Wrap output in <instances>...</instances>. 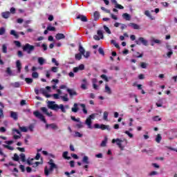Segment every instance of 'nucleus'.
I'll list each match as a JSON object with an SVG mask.
<instances>
[{
	"mask_svg": "<svg viewBox=\"0 0 177 177\" xmlns=\"http://www.w3.org/2000/svg\"><path fill=\"white\" fill-rule=\"evenodd\" d=\"M24 52H27L28 55L31 54V52H34L35 46L30 45V44H26L22 48Z\"/></svg>",
	"mask_w": 177,
	"mask_h": 177,
	"instance_id": "nucleus-1",
	"label": "nucleus"
},
{
	"mask_svg": "<svg viewBox=\"0 0 177 177\" xmlns=\"http://www.w3.org/2000/svg\"><path fill=\"white\" fill-rule=\"evenodd\" d=\"M93 118H95V113L90 115L85 121V124L86 126H88L89 129H92L93 128L92 127V120H93Z\"/></svg>",
	"mask_w": 177,
	"mask_h": 177,
	"instance_id": "nucleus-2",
	"label": "nucleus"
},
{
	"mask_svg": "<svg viewBox=\"0 0 177 177\" xmlns=\"http://www.w3.org/2000/svg\"><path fill=\"white\" fill-rule=\"evenodd\" d=\"M55 103L56 102L55 101H49L48 103V109H50V110H54L55 111H57V110H59V105Z\"/></svg>",
	"mask_w": 177,
	"mask_h": 177,
	"instance_id": "nucleus-3",
	"label": "nucleus"
},
{
	"mask_svg": "<svg viewBox=\"0 0 177 177\" xmlns=\"http://www.w3.org/2000/svg\"><path fill=\"white\" fill-rule=\"evenodd\" d=\"M33 114L35 116L37 117V118H39V120H41V121H43L44 124H46V119H45V116L39 113V111H35L33 112Z\"/></svg>",
	"mask_w": 177,
	"mask_h": 177,
	"instance_id": "nucleus-4",
	"label": "nucleus"
},
{
	"mask_svg": "<svg viewBox=\"0 0 177 177\" xmlns=\"http://www.w3.org/2000/svg\"><path fill=\"white\" fill-rule=\"evenodd\" d=\"M136 44L137 45H144L145 46H147V40L145 39L143 37H140L138 39L136 40Z\"/></svg>",
	"mask_w": 177,
	"mask_h": 177,
	"instance_id": "nucleus-5",
	"label": "nucleus"
},
{
	"mask_svg": "<svg viewBox=\"0 0 177 177\" xmlns=\"http://www.w3.org/2000/svg\"><path fill=\"white\" fill-rule=\"evenodd\" d=\"M112 143H116L120 150H124V147H122V144H121L122 141L120 138L113 139Z\"/></svg>",
	"mask_w": 177,
	"mask_h": 177,
	"instance_id": "nucleus-6",
	"label": "nucleus"
},
{
	"mask_svg": "<svg viewBox=\"0 0 177 177\" xmlns=\"http://www.w3.org/2000/svg\"><path fill=\"white\" fill-rule=\"evenodd\" d=\"M85 66L84 64H80L77 67L73 68V73H78L79 71H82V70H84Z\"/></svg>",
	"mask_w": 177,
	"mask_h": 177,
	"instance_id": "nucleus-7",
	"label": "nucleus"
},
{
	"mask_svg": "<svg viewBox=\"0 0 177 177\" xmlns=\"http://www.w3.org/2000/svg\"><path fill=\"white\" fill-rule=\"evenodd\" d=\"M54 169H55L53 167H50L48 169V166H46L44 167V174L46 175V176H49V174H50V172H53Z\"/></svg>",
	"mask_w": 177,
	"mask_h": 177,
	"instance_id": "nucleus-8",
	"label": "nucleus"
},
{
	"mask_svg": "<svg viewBox=\"0 0 177 177\" xmlns=\"http://www.w3.org/2000/svg\"><path fill=\"white\" fill-rule=\"evenodd\" d=\"M76 19H77L78 20H81V21H83L84 23H86V21H88V18H86V16L84 15H77Z\"/></svg>",
	"mask_w": 177,
	"mask_h": 177,
	"instance_id": "nucleus-9",
	"label": "nucleus"
},
{
	"mask_svg": "<svg viewBox=\"0 0 177 177\" xmlns=\"http://www.w3.org/2000/svg\"><path fill=\"white\" fill-rule=\"evenodd\" d=\"M48 127H50V128H51V129H54L55 131L59 129V126H57V124H56L55 123L46 124V128L48 129Z\"/></svg>",
	"mask_w": 177,
	"mask_h": 177,
	"instance_id": "nucleus-10",
	"label": "nucleus"
},
{
	"mask_svg": "<svg viewBox=\"0 0 177 177\" xmlns=\"http://www.w3.org/2000/svg\"><path fill=\"white\" fill-rule=\"evenodd\" d=\"M66 91L71 97H73V96H77V95H78V93H77V91H75V90L67 88Z\"/></svg>",
	"mask_w": 177,
	"mask_h": 177,
	"instance_id": "nucleus-11",
	"label": "nucleus"
},
{
	"mask_svg": "<svg viewBox=\"0 0 177 177\" xmlns=\"http://www.w3.org/2000/svg\"><path fill=\"white\" fill-rule=\"evenodd\" d=\"M41 110L43 113H45V114H46V115H48V117H53V113H52V112L48 113V109H46V107H41Z\"/></svg>",
	"mask_w": 177,
	"mask_h": 177,
	"instance_id": "nucleus-12",
	"label": "nucleus"
},
{
	"mask_svg": "<svg viewBox=\"0 0 177 177\" xmlns=\"http://www.w3.org/2000/svg\"><path fill=\"white\" fill-rule=\"evenodd\" d=\"M100 129L102 131H111V129L110 128L109 125H105L104 124H100Z\"/></svg>",
	"mask_w": 177,
	"mask_h": 177,
	"instance_id": "nucleus-13",
	"label": "nucleus"
},
{
	"mask_svg": "<svg viewBox=\"0 0 177 177\" xmlns=\"http://www.w3.org/2000/svg\"><path fill=\"white\" fill-rule=\"evenodd\" d=\"M129 27H132L133 28V30H140V26H139V25L134 24V23H129L128 24Z\"/></svg>",
	"mask_w": 177,
	"mask_h": 177,
	"instance_id": "nucleus-14",
	"label": "nucleus"
},
{
	"mask_svg": "<svg viewBox=\"0 0 177 177\" xmlns=\"http://www.w3.org/2000/svg\"><path fill=\"white\" fill-rule=\"evenodd\" d=\"M55 38L56 39H57V41H59V39H64L66 38V36L63 33H57L55 35Z\"/></svg>",
	"mask_w": 177,
	"mask_h": 177,
	"instance_id": "nucleus-15",
	"label": "nucleus"
},
{
	"mask_svg": "<svg viewBox=\"0 0 177 177\" xmlns=\"http://www.w3.org/2000/svg\"><path fill=\"white\" fill-rule=\"evenodd\" d=\"M48 164L50 166V168H54L55 169H57V165L53 162V159H50Z\"/></svg>",
	"mask_w": 177,
	"mask_h": 177,
	"instance_id": "nucleus-16",
	"label": "nucleus"
},
{
	"mask_svg": "<svg viewBox=\"0 0 177 177\" xmlns=\"http://www.w3.org/2000/svg\"><path fill=\"white\" fill-rule=\"evenodd\" d=\"M16 66L18 73H21V62H20V60L16 62Z\"/></svg>",
	"mask_w": 177,
	"mask_h": 177,
	"instance_id": "nucleus-17",
	"label": "nucleus"
},
{
	"mask_svg": "<svg viewBox=\"0 0 177 177\" xmlns=\"http://www.w3.org/2000/svg\"><path fill=\"white\" fill-rule=\"evenodd\" d=\"M73 113H78V110H80V109L78 108V104L75 103L73 104V107L71 109Z\"/></svg>",
	"mask_w": 177,
	"mask_h": 177,
	"instance_id": "nucleus-18",
	"label": "nucleus"
},
{
	"mask_svg": "<svg viewBox=\"0 0 177 177\" xmlns=\"http://www.w3.org/2000/svg\"><path fill=\"white\" fill-rule=\"evenodd\" d=\"M80 106L82 107L84 114H88V110L85 104H80Z\"/></svg>",
	"mask_w": 177,
	"mask_h": 177,
	"instance_id": "nucleus-19",
	"label": "nucleus"
},
{
	"mask_svg": "<svg viewBox=\"0 0 177 177\" xmlns=\"http://www.w3.org/2000/svg\"><path fill=\"white\" fill-rule=\"evenodd\" d=\"M10 117H11V118H13V120H15V121L17 120L19 118L17 117V113L13 112V111L10 112Z\"/></svg>",
	"mask_w": 177,
	"mask_h": 177,
	"instance_id": "nucleus-20",
	"label": "nucleus"
},
{
	"mask_svg": "<svg viewBox=\"0 0 177 177\" xmlns=\"http://www.w3.org/2000/svg\"><path fill=\"white\" fill-rule=\"evenodd\" d=\"M10 35L15 36V38L17 39H19V34H17V32L15 30H11L10 32Z\"/></svg>",
	"mask_w": 177,
	"mask_h": 177,
	"instance_id": "nucleus-21",
	"label": "nucleus"
},
{
	"mask_svg": "<svg viewBox=\"0 0 177 177\" xmlns=\"http://www.w3.org/2000/svg\"><path fill=\"white\" fill-rule=\"evenodd\" d=\"M67 156H68V151H66L63 153L62 157L65 158V160H71V157Z\"/></svg>",
	"mask_w": 177,
	"mask_h": 177,
	"instance_id": "nucleus-22",
	"label": "nucleus"
},
{
	"mask_svg": "<svg viewBox=\"0 0 177 177\" xmlns=\"http://www.w3.org/2000/svg\"><path fill=\"white\" fill-rule=\"evenodd\" d=\"M2 17L3 19H9V16H10V12H2Z\"/></svg>",
	"mask_w": 177,
	"mask_h": 177,
	"instance_id": "nucleus-23",
	"label": "nucleus"
},
{
	"mask_svg": "<svg viewBox=\"0 0 177 177\" xmlns=\"http://www.w3.org/2000/svg\"><path fill=\"white\" fill-rule=\"evenodd\" d=\"M98 19H100V14L99 13V12L95 11L94 12V20H95V21H97Z\"/></svg>",
	"mask_w": 177,
	"mask_h": 177,
	"instance_id": "nucleus-24",
	"label": "nucleus"
},
{
	"mask_svg": "<svg viewBox=\"0 0 177 177\" xmlns=\"http://www.w3.org/2000/svg\"><path fill=\"white\" fill-rule=\"evenodd\" d=\"M105 92L108 93V95H111V88H109V85L105 84Z\"/></svg>",
	"mask_w": 177,
	"mask_h": 177,
	"instance_id": "nucleus-25",
	"label": "nucleus"
},
{
	"mask_svg": "<svg viewBox=\"0 0 177 177\" xmlns=\"http://www.w3.org/2000/svg\"><path fill=\"white\" fill-rule=\"evenodd\" d=\"M145 16H147V17H149V19H150L151 20H153V17L151 16V14H150V11H149V10H145Z\"/></svg>",
	"mask_w": 177,
	"mask_h": 177,
	"instance_id": "nucleus-26",
	"label": "nucleus"
},
{
	"mask_svg": "<svg viewBox=\"0 0 177 177\" xmlns=\"http://www.w3.org/2000/svg\"><path fill=\"white\" fill-rule=\"evenodd\" d=\"M82 161L84 164H89V158H88L86 156H84Z\"/></svg>",
	"mask_w": 177,
	"mask_h": 177,
	"instance_id": "nucleus-27",
	"label": "nucleus"
},
{
	"mask_svg": "<svg viewBox=\"0 0 177 177\" xmlns=\"http://www.w3.org/2000/svg\"><path fill=\"white\" fill-rule=\"evenodd\" d=\"M37 62H38L39 64H40V66H42L45 63V59H44L43 57H39L37 59Z\"/></svg>",
	"mask_w": 177,
	"mask_h": 177,
	"instance_id": "nucleus-28",
	"label": "nucleus"
},
{
	"mask_svg": "<svg viewBox=\"0 0 177 177\" xmlns=\"http://www.w3.org/2000/svg\"><path fill=\"white\" fill-rule=\"evenodd\" d=\"M79 52L81 55H84L85 53V49L81 44L79 46Z\"/></svg>",
	"mask_w": 177,
	"mask_h": 177,
	"instance_id": "nucleus-29",
	"label": "nucleus"
},
{
	"mask_svg": "<svg viewBox=\"0 0 177 177\" xmlns=\"http://www.w3.org/2000/svg\"><path fill=\"white\" fill-rule=\"evenodd\" d=\"M122 17L125 19V20L129 21L131 20V15L128 13H124Z\"/></svg>",
	"mask_w": 177,
	"mask_h": 177,
	"instance_id": "nucleus-30",
	"label": "nucleus"
},
{
	"mask_svg": "<svg viewBox=\"0 0 177 177\" xmlns=\"http://www.w3.org/2000/svg\"><path fill=\"white\" fill-rule=\"evenodd\" d=\"M162 139V137H161V134H158L156 138V143H160Z\"/></svg>",
	"mask_w": 177,
	"mask_h": 177,
	"instance_id": "nucleus-31",
	"label": "nucleus"
},
{
	"mask_svg": "<svg viewBox=\"0 0 177 177\" xmlns=\"http://www.w3.org/2000/svg\"><path fill=\"white\" fill-rule=\"evenodd\" d=\"M103 120H104V121H108V120H109V112H107V111L104 112Z\"/></svg>",
	"mask_w": 177,
	"mask_h": 177,
	"instance_id": "nucleus-32",
	"label": "nucleus"
},
{
	"mask_svg": "<svg viewBox=\"0 0 177 177\" xmlns=\"http://www.w3.org/2000/svg\"><path fill=\"white\" fill-rule=\"evenodd\" d=\"M2 52L3 53H8V46H6V44H3Z\"/></svg>",
	"mask_w": 177,
	"mask_h": 177,
	"instance_id": "nucleus-33",
	"label": "nucleus"
},
{
	"mask_svg": "<svg viewBox=\"0 0 177 177\" xmlns=\"http://www.w3.org/2000/svg\"><path fill=\"white\" fill-rule=\"evenodd\" d=\"M75 57L76 60H81V59H82V54H81L80 53H77V54H75Z\"/></svg>",
	"mask_w": 177,
	"mask_h": 177,
	"instance_id": "nucleus-34",
	"label": "nucleus"
},
{
	"mask_svg": "<svg viewBox=\"0 0 177 177\" xmlns=\"http://www.w3.org/2000/svg\"><path fill=\"white\" fill-rule=\"evenodd\" d=\"M61 98L64 102H68V94H65V95L61 96Z\"/></svg>",
	"mask_w": 177,
	"mask_h": 177,
	"instance_id": "nucleus-35",
	"label": "nucleus"
},
{
	"mask_svg": "<svg viewBox=\"0 0 177 177\" xmlns=\"http://www.w3.org/2000/svg\"><path fill=\"white\" fill-rule=\"evenodd\" d=\"M76 128L78 129H81V128H84V124L81 122V120H80L79 124H76Z\"/></svg>",
	"mask_w": 177,
	"mask_h": 177,
	"instance_id": "nucleus-36",
	"label": "nucleus"
},
{
	"mask_svg": "<svg viewBox=\"0 0 177 177\" xmlns=\"http://www.w3.org/2000/svg\"><path fill=\"white\" fill-rule=\"evenodd\" d=\"M11 85L14 88H20V83L19 82H16L15 83H12Z\"/></svg>",
	"mask_w": 177,
	"mask_h": 177,
	"instance_id": "nucleus-37",
	"label": "nucleus"
},
{
	"mask_svg": "<svg viewBox=\"0 0 177 177\" xmlns=\"http://www.w3.org/2000/svg\"><path fill=\"white\" fill-rule=\"evenodd\" d=\"M19 129L21 132H28V129L26 127H20L19 126Z\"/></svg>",
	"mask_w": 177,
	"mask_h": 177,
	"instance_id": "nucleus-38",
	"label": "nucleus"
},
{
	"mask_svg": "<svg viewBox=\"0 0 177 177\" xmlns=\"http://www.w3.org/2000/svg\"><path fill=\"white\" fill-rule=\"evenodd\" d=\"M104 30L107 32V34H111V30H110V28H109L106 25L104 26Z\"/></svg>",
	"mask_w": 177,
	"mask_h": 177,
	"instance_id": "nucleus-39",
	"label": "nucleus"
},
{
	"mask_svg": "<svg viewBox=\"0 0 177 177\" xmlns=\"http://www.w3.org/2000/svg\"><path fill=\"white\" fill-rule=\"evenodd\" d=\"M98 53H100V55H102V56H104V50H103L102 47H100L98 48Z\"/></svg>",
	"mask_w": 177,
	"mask_h": 177,
	"instance_id": "nucleus-40",
	"label": "nucleus"
},
{
	"mask_svg": "<svg viewBox=\"0 0 177 177\" xmlns=\"http://www.w3.org/2000/svg\"><path fill=\"white\" fill-rule=\"evenodd\" d=\"M19 156H20V158H21V161H22L23 162H25V161H26V154H24V153H21V154L19 155Z\"/></svg>",
	"mask_w": 177,
	"mask_h": 177,
	"instance_id": "nucleus-41",
	"label": "nucleus"
},
{
	"mask_svg": "<svg viewBox=\"0 0 177 177\" xmlns=\"http://www.w3.org/2000/svg\"><path fill=\"white\" fill-rule=\"evenodd\" d=\"M26 84H32V79L30 77L25 78Z\"/></svg>",
	"mask_w": 177,
	"mask_h": 177,
	"instance_id": "nucleus-42",
	"label": "nucleus"
},
{
	"mask_svg": "<svg viewBox=\"0 0 177 177\" xmlns=\"http://www.w3.org/2000/svg\"><path fill=\"white\" fill-rule=\"evenodd\" d=\"M5 32H6V29L3 27L0 28V35H3Z\"/></svg>",
	"mask_w": 177,
	"mask_h": 177,
	"instance_id": "nucleus-43",
	"label": "nucleus"
},
{
	"mask_svg": "<svg viewBox=\"0 0 177 177\" xmlns=\"http://www.w3.org/2000/svg\"><path fill=\"white\" fill-rule=\"evenodd\" d=\"M97 34L101 39H103V32L102 30H97Z\"/></svg>",
	"mask_w": 177,
	"mask_h": 177,
	"instance_id": "nucleus-44",
	"label": "nucleus"
},
{
	"mask_svg": "<svg viewBox=\"0 0 177 177\" xmlns=\"http://www.w3.org/2000/svg\"><path fill=\"white\" fill-rule=\"evenodd\" d=\"M59 109H60L61 111H62V113H66V109L64 108V105L63 104H59Z\"/></svg>",
	"mask_w": 177,
	"mask_h": 177,
	"instance_id": "nucleus-45",
	"label": "nucleus"
},
{
	"mask_svg": "<svg viewBox=\"0 0 177 177\" xmlns=\"http://www.w3.org/2000/svg\"><path fill=\"white\" fill-rule=\"evenodd\" d=\"M71 119L72 121H75V122H80V118H75V116H71Z\"/></svg>",
	"mask_w": 177,
	"mask_h": 177,
	"instance_id": "nucleus-46",
	"label": "nucleus"
},
{
	"mask_svg": "<svg viewBox=\"0 0 177 177\" xmlns=\"http://www.w3.org/2000/svg\"><path fill=\"white\" fill-rule=\"evenodd\" d=\"M47 30L48 31H56V28L53 27V26H48L47 27Z\"/></svg>",
	"mask_w": 177,
	"mask_h": 177,
	"instance_id": "nucleus-47",
	"label": "nucleus"
},
{
	"mask_svg": "<svg viewBox=\"0 0 177 177\" xmlns=\"http://www.w3.org/2000/svg\"><path fill=\"white\" fill-rule=\"evenodd\" d=\"M75 138H82V134L78 131L75 132Z\"/></svg>",
	"mask_w": 177,
	"mask_h": 177,
	"instance_id": "nucleus-48",
	"label": "nucleus"
},
{
	"mask_svg": "<svg viewBox=\"0 0 177 177\" xmlns=\"http://www.w3.org/2000/svg\"><path fill=\"white\" fill-rule=\"evenodd\" d=\"M3 147H5V149H8V150H12V151L15 150V148H13L10 145H3Z\"/></svg>",
	"mask_w": 177,
	"mask_h": 177,
	"instance_id": "nucleus-49",
	"label": "nucleus"
},
{
	"mask_svg": "<svg viewBox=\"0 0 177 177\" xmlns=\"http://www.w3.org/2000/svg\"><path fill=\"white\" fill-rule=\"evenodd\" d=\"M106 145H107V140H104L101 142L100 146H101V147H106Z\"/></svg>",
	"mask_w": 177,
	"mask_h": 177,
	"instance_id": "nucleus-50",
	"label": "nucleus"
},
{
	"mask_svg": "<svg viewBox=\"0 0 177 177\" xmlns=\"http://www.w3.org/2000/svg\"><path fill=\"white\" fill-rule=\"evenodd\" d=\"M102 80H104V81H106V82H109V78L107 77V76L106 75H101L100 76Z\"/></svg>",
	"mask_w": 177,
	"mask_h": 177,
	"instance_id": "nucleus-51",
	"label": "nucleus"
},
{
	"mask_svg": "<svg viewBox=\"0 0 177 177\" xmlns=\"http://www.w3.org/2000/svg\"><path fill=\"white\" fill-rule=\"evenodd\" d=\"M140 67H141V68H147V64H146L145 62H141Z\"/></svg>",
	"mask_w": 177,
	"mask_h": 177,
	"instance_id": "nucleus-52",
	"label": "nucleus"
},
{
	"mask_svg": "<svg viewBox=\"0 0 177 177\" xmlns=\"http://www.w3.org/2000/svg\"><path fill=\"white\" fill-rule=\"evenodd\" d=\"M39 92H40V93H42V95H44V96H45V95H46V93H47L48 91H46L45 90V88H40V89H39Z\"/></svg>",
	"mask_w": 177,
	"mask_h": 177,
	"instance_id": "nucleus-53",
	"label": "nucleus"
},
{
	"mask_svg": "<svg viewBox=\"0 0 177 177\" xmlns=\"http://www.w3.org/2000/svg\"><path fill=\"white\" fill-rule=\"evenodd\" d=\"M6 73L8 74V75H12V70L10 69V68L8 67L6 68Z\"/></svg>",
	"mask_w": 177,
	"mask_h": 177,
	"instance_id": "nucleus-54",
	"label": "nucleus"
},
{
	"mask_svg": "<svg viewBox=\"0 0 177 177\" xmlns=\"http://www.w3.org/2000/svg\"><path fill=\"white\" fill-rule=\"evenodd\" d=\"M14 44L17 46V48H20L21 46V43L19 41H14Z\"/></svg>",
	"mask_w": 177,
	"mask_h": 177,
	"instance_id": "nucleus-55",
	"label": "nucleus"
},
{
	"mask_svg": "<svg viewBox=\"0 0 177 177\" xmlns=\"http://www.w3.org/2000/svg\"><path fill=\"white\" fill-rule=\"evenodd\" d=\"M5 167H14L15 164L12 162H9L8 163L4 164Z\"/></svg>",
	"mask_w": 177,
	"mask_h": 177,
	"instance_id": "nucleus-56",
	"label": "nucleus"
},
{
	"mask_svg": "<svg viewBox=\"0 0 177 177\" xmlns=\"http://www.w3.org/2000/svg\"><path fill=\"white\" fill-rule=\"evenodd\" d=\"M13 160H14V161H19V155H17V153L14 154Z\"/></svg>",
	"mask_w": 177,
	"mask_h": 177,
	"instance_id": "nucleus-57",
	"label": "nucleus"
},
{
	"mask_svg": "<svg viewBox=\"0 0 177 177\" xmlns=\"http://www.w3.org/2000/svg\"><path fill=\"white\" fill-rule=\"evenodd\" d=\"M84 57H86V59H88L89 56H91V52L87 51L86 53L83 55Z\"/></svg>",
	"mask_w": 177,
	"mask_h": 177,
	"instance_id": "nucleus-58",
	"label": "nucleus"
},
{
	"mask_svg": "<svg viewBox=\"0 0 177 177\" xmlns=\"http://www.w3.org/2000/svg\"><path fill=\"white\" fill-rule=\"evenodd\" d=\"M153 121H161V118L160 116L156 115L153 118Z\"/></svg>",
	"mask_w": 177,
	"mask_h": 177,
	"instance_id": "nucleus-59",
	"label": "nucleus"
},
{
	"mask_svg": "<svg viewBox=\"0 0 177 177\" xmlns=\"http://www.w3.org/2000/svg\"><path fill=\"white\" fill-rule=\"evenodd\" d=\"M32 78H38L39 75H38V73L37 72H33L32 73Z\"/></svg>",
	"mask_w": 177,
	"mask_h": 177,
	"instance_id": "nucleus-60",
	"label": "nucleus"
},
{
	"mask_svg": "<svg viewBox=\"0 0 177 177\" xmlns=\"http://www.w3.org/2000/svg\"><path fill=\"white\" fill-rule=\"evenodd\" d=\"M115 8L117 9H124V6H121V4H118V3L115 4Z\"/></svg>",
	"mask_w": 177,
	"mask_h": 177,
	"instance_id": "nucleus-61",
	"label": "nucleus"
},
{
	"mask_svg": "<svg viewBox=\"0 0 177 177\" xmlns=\"http://www.w3.org/2000/svg\"><path fill=\"white\" fill-rule=\"evenodd\" d=\"M39 164H41L40 162H35L33 163V165H32V167H33V168H37V167L39 165Z\"/></svg>",
	"mask_w": 177,
	"mask_h": 177,
	"instance_id": "nucleus-62",
	"label": "nucleus"
},
{
	"mask_svg": "<svg viewBox=\"0 0 177 177\" xmlns=\"http://www.w3.org/2000/svg\"><path fill=\"white\" fill-rule=\"evenodd\" d=\"M124 133H126V135H128L131 138H133V134L131 133L129 131H126L124 132Z\"/></svg>",
	"mask_w": 177,
	"mask_h": 177,
	"instance_id": "nucleus-63",
	"label": "nucleus"
},
{
	"mask_svg": "<svg viewBox=\"0 0 177 177\" xmlns=\"http://www.w3.org/2000/svg\"><path fill=\"white\" fill-rule=\"evenodd\" d=\"M101 10H103V11L105 12L106 13H110V10H107V9H106V8H104V7H101Z\"/></svg>",
	"mask_w": 177,
	"mask_h": 177,
	"instance_id": "nucleus-64",
	"label": "nucleus"
}]
</instances>
